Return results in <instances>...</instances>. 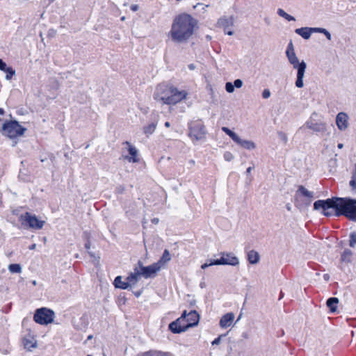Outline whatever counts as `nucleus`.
<instances>
[{"instance_id": "c85d7f7f", "label": "nucleus", "mask_w": 356, "mask_h": 356, "mask_svg": "<svg viewBox=\"0 0 356 356\" xmlns=\"http://www.w3.org/2000/svg\"><path fill=\"white\" fill-rule=\"evenodd\" d=\"M156 123L152 122L147 126L144 127L143 131L146 135L152 134L156 129Z\"/></svg>"}, {"instance_id": "37998d69", "label": "nucleus", "mask_w": 356, "mask_h": 356, "mask_svg": "<svg viewBox=\"0 0 356 356\" xmlns=\"http://www.w3.org/2000/svg\"><path fill=\"white\" fill-rule=\"evenodd\" d=\"M8 67L6 63L2 59H0V70L6 72Z\"/></svg>"}, {"instance_id": "bb28decb", "label": "nucleus", "mask_w": 356, "mask_h": 356, "mask_svg": "<svg viewBox=\"0 0 356 356\" xmlns=\"http://www.w3.org/2000/svg\"><path fill=\"white\" fill-rule=\"evenodd\" d=\"M352 255H353L352 251L349 249H346L341 254V261L350 262Z\"/></svg>"}, {"instance_id": "6e6d98bb", "label": "nucleus", "mask_w": 356, "mask_h": 356, "mask_svg": "<svg viewBox=\"0 0 356 356\" xmlns=\"http://www.w3.org/2000/svg\"><path fill=\"white\" fill-rule=\"evenodd\" d=\"M254 168V165H253V166H252V167H249V168H247V170H246V173H247V174H250V173L251 172V170H252Z\"/></svg>"}, {"instance_id": "de8ad7c7", "label": "nucleus", "mask_w": 356, "mask_h": 356, "mask_svg": "<svg viewBox=\"0 0 356 356\" xmlns=\"http://www.w3.org/2000/svg\"><path fill=\"white\" fill-rule=\"evenodd\" d=\"M188 313H187V312L186 310L183 312L181 316L179 318H180V321L181 322L186 321V318H188Z\"/></svg>"}, {"instance_id": "13d9d810", "label": "nucleus", "mask_w": 356, "mask_h": 356, "mask_svg": "<svg viewBox=\"0 0 356 356\" xmlns=\"http://www.w3.org/2000/svg\"><path fill=\"white\" fill-rule=\"evenodd\" d=\"M158 222H159V219H158V218H154V219L152 220V222H153V223L156 224V223H158Z\"/></svg>"}, {"instance_id": "473e14b6", "label": "nucleus", "mask_w": 356, "mask_h": 356, "mask_svg": "<svg viewBox=\"0 0 356 356\" xmlns=\"http://www.w3.org/2000/svg\"><path fill=\"white\" fill-rule=\"evenodd\" d=\"M24 346L26 350L31 351L33 348H36L37 345L36 342H32L30 340H24Z\"/></svg>"}, {"instance_id": "8fccbe9b", "label": "nucleus", "mask_w": 356, "mask_h": 356, "mask_svg": "<svg viewBox=\"0 0 356 356\" xmlns=\"http://www.w3.org/2000/svg\"><path fill=\"white\" fill-rule=\"evenodd\" d=\"M323 34L325 35V36L326 37V38L329 40H330L332 39V36H331V34L330 33L327 31V30H325L324 31V33Z\"/></svg>"}, {"instance_id": "393cba45", "label": "nucleus", "mask_w": 356, "mask_h": 356, "mask_svg": "<svg viewBox=\"0 0 356 356\" xmlns=\"http://www.w3.org/2000/svg\"><path fill=\"white\" fill-rule=\"evenodd\" d=\"M170 259H171V257H170V252L165 249L163 251V254H162L161 257L160 258V259L156 263L159 264V266H161V267L162 265L168 262L170 260Z\"/></svg>"}, {"instance_id": "e2e57ef3", "label": "nucleus", "mask_w": 356, "mask_h": 356, "mask_svg": "<svg viewBox=\"0 0 356 356\" xmlns=\"http://www.w3.org/2000/svg\"><path fill=\"white\" fill-rule=\"evenodd\" d=\"M337 147L339 149H341L343 147V145L342 143H339Z\"/></svg>"}, {"instance_id": "bf43d9fd", "label": "nucleus", "mask_w": 356, "mask_h": 356, "mask_svg": "<svg viewBox=\"0 0 356 356\" xmlns=\"http://www.w3.org/2000/svg\"><path fill=\"white\" fill-rule=\"evenodd\" d=\"M4 110L2 108H0V115H3L4 114Z\"/></svg>"}, {"instance_id": "f8f14e48", "label": "nucleus", "mask_w": 356, "mask_h": 356, "mask_svg": "<svg viewBox=\"0 0 356 356\" xmlns=\"http://www.w3.org/2000/svg\"><path fill=\"white\" fill-rule=\"evenodd\" d=\"M220 254L221 255V257L219 259H223L225 262L223 264H218V265H229L233 266L238 265V259L234 256L233 253L222 252Z\"/></svg>"}, {"instance_id": "412c9836", "label": "nucleus", "mask_w": 356, "mask_h": 356, "mask_svg": "<svg viewBox=\"0 0 356 356\" xmlns=\"http://www.w3.org/2000/svg\"><path fill=\"white\" fill-rule=\"evenodd\" d=\"M339 299L336 297L329 298L326 301V305L331 313H334L337 310Z\"/></svg>"}, {"instance_id": "0eeeda50", "label": "nucleus", "mask_w": 356, "mask_h": 356, "mask_svg": "<svg viewBox=\"0 0 356 356\" xmlns=\"http://www.w3.org/2000/svg\"><path fill=\"white\" fill-rule=\"evenodd\" d=\"M188 136L193 140H200L206 136L205 127L201 120L191 122L188 124Z\"/></svg>"}, {"instance_id": "2eb2a0df", "label": "nucleus", "mask_w": 356, "mask_h": 356, "mask_svg": "<svg viewBox=\"0 0 356 356\" xmlns=\"http://www.w3.org/2000/svg\"><path fill=\"white\" fill-rule=\"evenodd\" d=\"M181 323L180 318H177L169 324L168 328L174 334L185 332L188 328L186 325H181Z\"/></svg>"}, {"instance_id": "9b49d317", "label": "nucleus", "mask_w": 356, "mask_h": 356, "mask_svg": "<svg viewBox=\"0 0 356 356\" xmlns=\"http://www.w3.org/2000/svg\"><path fill=\"white\" fill-rule=\"evenodd\" d=\"M218 24L220 27L223 28L224 33L228 35H232L234 34V31L230 29L234 24V18L233 17H221L218 21Z\"/></svg>"}, {"instance_id": "774afa93", "label": "nucleus", "mask_w": 356, "mask_h": 356, "mask_svg": "<svg viewBox=\"0 0 356 356\" xmlns=\"http://www.w3.org/2000/svg\"><path fill=\"white\" fill-rule=\"evenodd\" d=\"M190 163H191V164H194V163H195V161H194L193 160H191V161H190Z\"/></svg>"}, {"instance_id": "58836bf2", "label": "nucleus", "mask_w": 356, "mask_h": 356, "mask_svg": "<svg viewBox=\"0 0 356 356\" xmlns=\"http://www.w3.org/2000/svg\"><path fill=\"white\" fill-rule=\"evenodd\" d=\"M85 248L86 249L88 250V253L89 254V255L92 257V258H94L95 259H96V257H95V255L93 252H92L91 251H90V241H87L85 244Z\"/></svg>"}, {"instance_id": "49530a36", "label": "nucleus", "mask_w": 356, "mask_h": 356, "mask_svg": "<svg viewBox=\"0 0 356 356\" xmlns=\"http://www.w3.org/2000/svg\"><path fill=\"white\" fill-rule=\"evenodd\" d=\"M188 313H187V312L186 310L183 312L181 316L179 318H180V321L181 322L186 321V318H188Z\"/></svg>"}, {"instance_id": "6ab92c4d", "label": "nucleus", "mask_w": 356, "mask_h": 356, "mask_svg": "<svg viewBox=\"0 0 356 356\" xmlns=\"http://www.w3.org/2000/svg\"><path fill=\"white\" fill-rule=\"evenodd\" d=\"M126 144L128 145V152L129 153L130 156H127L126 159L132 163H137L138 162L139 159L137 157L138 156V150L135 147L131 145L129 142H126Z\"/></svg>"}, {"instance_id": "f3484780", "label": "nucleus", "mask_w": 356, "mask_h": 356, "mask_svg": "<svg viewBox=\"0 0 356 356\" xmlns=\"http://www.w3.org/2000/svg\"><path fill=\"white\" fill-rule=\"evenodd\" d=\"M234 319V314L233 313H227L221 317L219 325L222 328H227L232 324Z\"/></svg>"}, {"instance_id": "c03bdc74", "label": "nucleus", "mask_w": 356, "mask_h": 356, "mask_svg": "<svg viewBox=\"0 0 356 356\" xmlns=\"http://www.w3.org/2000/svg\"><path fill=\"white\" fill-rule=\"evenodd\" d=\"M270 96V92L268 89H264L262 92V97L264 99H268Z\"/></svg>"}, {"instance_id": "09e8293b", "label": "nucleus", "mask_w": 356, "mask_h": 356, "mask_svg": "<svg viewBox=\"0 0 356 356\" xmlns=\"http://www.w3.org/2000/svg\"><path fill=\"white\" fill-rule=\"evenodd\" d=\"M222 337V335H220V336H219L218 337L216 338V339L212 341V343H212V345H218V344H219V343H220V340H221V337Z\"/></svg>"}, {"instance_id": "a18cd8bd", "label": "nucleus", "mask_w": 356, "mask_h": 356, "mask_svg": "<svg viewBox=\"0 0 356 356\" xmlns=\"http://www.w3.org/2000/svg\"><path fill=\"white\" fill-rule=\"evenodd\" d=\"M312 33H323L325 29L323 28H311Z\"/></svg>"}, {"instance_id": "4be33fe9", "label": "nucleus", "mask_w": 356, "mask_h": 356, "mask_svg": "<svg viewBox=\"0 0 356 356\" xmlns=\"http://www.w3.org/2000/svg\"><path fill=\"white\" fill-rule=\"evenodd\" d=\"M295 32L305 40L309 39L312 35V29L310 27H302L296 29Z\"/></svg>"}, {"instance_id": "864d4df0", "label": "nucleus", "mask_w": 356, "mask_h": 356, "mask_svg": "<svg viewBox=\"0 0 356 356\" xmlns=\"http://www.w3.org/2000/svg\"><path fill=\"white\" fill-rule=\"evenodd\" d=\"M143 293V290H139V291H134L133 293L134 294V296L137 298L140 297V295L142 294Z\"/></svg>"}, {"instance_id": "a19ab883", "label": "nucleus", "mask_w": 356, "mask_h": 356, "mask_svg": "<svg viewBox=\"0 0 356 356\" xmlns=\"http://www.w3.org/2000/svg\"><path fill=\"white\" fill-rule=\"evenodd\" d=\"M124 191L125 187L123 185H119L115 188V193L118 195L124 193Z\"/></svg>"}, {"instance_id": "1a4fd4ad", "label": "nucleus", "mask_w": 356, "mask_h": 356, "mask_svg": "<svg viewBox=\"0 0 356 356\" xmlns=\"http://www.w3.org/2000/svg\"><path fill=\"white\" fill-rule=\"evenodd\" d=\"M20 218L26 222L29 227L35 229H42L45 222L44 220H39L35 215H31L29 212L21 215Z\"/></svg>"}, {"instance_id": "f704fd0d", "label": "nucleus", "mask_w": 356, "mask_h": 356, "mask_svg": "<svg viewBox=\"0 0 356 356\" xmlns=\"http://www.w3.org/2000/svg\"><path fill=\"white\" fill-rule=\"evenodd\" d=\"M5 72L6 73V79L7 80H10L12 76L15 74V71L11 67H9L8 69H6Z\"/></svg>"}, {"instance_id": "0e129e2a", "label": "nucleus", "mask_w": 356, "mask_h": 356, "mask_svg": "<svg viewBox=\"0 0 356 356\" xmlns=\"http://www.w3.org/2000/svg\"><path fill=\"white\" fill-rule=\"evenodd\" d=\"M286 207L288 211H291V205L289 204H287Z\"/></svg>"}, {"instance_id": "c9c22d12", "label": "nucleus", "mask_w": 356, "mask_h": 356, "mask_svg": "<svg viewBox=\"0 0 356 356\" xmlns=\"http://www.w3.org/2000/svg\"><path fill=\"white\" fill-rule=\"evenodd\" d=\"M153 356H171L169 353L159 350H152Z\"/></svg>"}, {"instance_id": "e433bc0d", "label": "nucleus", "mask_w": 356, "mask_h": 356, "mask_svg": "<svg viewBox=\"0 0 356 356\" xmlns=\"http://www.w3.org/2000/svg\"><path fill=\"white\" fill-rule=\"evenodd\" d=\"M225 90L229 93L233 92L234 90V86L231 82H227L225 84Z\"/></svg>"}, {"instance_id": "338daca9", "label": "nucleus", "mask_w": 356, "mask_h": 356, "mask_svg": "<svg viewBox=\"0 0 356 356\" xmlns=\"http://www.w3.org/2000/svg\"><path fill=\"white\" fill-rule=\"evenodd\" d=\"M324 278H325V280H328L329 279L328 275H324Z\"/></svg>"}, {"instance_id": "dca6fc26", "label": "nucleus", "mask_w": 356, "mask_h": 356, "mask_svg": "<svg viewBox=\"0 0 356 356\" xmlns=\"http://www.w3.org/2000/svg\"><path fill=\"white\" fill-rule=\"evenodd\" d=\"M200 319V316L198 313L195 310H191L188 314V318H186V321L187 323L186 324L187 328L194 327L198 324Z\"/></svg>"}, {"instance_id": "603ef678", "label": "nucleus", "mask_w": 356, "mask_h": 356, "mask_svg": "<svg viewBox=\"0 0 356 356\" xmlns=\"http://www.w3.org/2000/svg\"><path fill=\"white\" fill-rule=\"evenodd\" d=\"M56 31L54 29H49L48 31V35L51 36V37L54 36L56 35Z\"/></svg>"}, {"instance_id": "6e6552de", "label": "nucleus", "mask_w": 356, "mask_h": 356, "mask_svg": "<svg viewBox=\"0 0 356 356\" xmlns=\"http://www.w3.org/2000/svg\"><path fill=\"white\" fill-rule=\"evenodd\" d=\"M137 265V267L140 270V276L142 275L145 278L154 277L161 269V266L156 263H154L153 264L147 266H144L142 261H138Z\"/></svg>"}, {"instance_id": "9d476101", "label": "nucleus", "mask_w": 356, "mask_h": 356, "mask_svg": "<svg viewBox=\"0 0 356 356\" xmlns=\"http://www.w3.org/2000/svg\"><path fill=\"white\" fill-rule=\"evenodd\" d=\"M298 193H300L302 196L305 197L306 199L302 200L301 202L298 200H296V206L299 209L309 206L314 197V193L309 191L303 186H299L297 191V194Z\"/></svg>"}, {"instance_id": "aec40b11", "label": "nucleus", "mask_w": 356, "mask_h": 356, "mask_svg": "<svg viewBox=\"0 0 356 356\" xmlns=\"http://www.w3.org/2000/svg\"><path fill=\"white\" fill-rule=\"evenodd\" d=\"M234 142L238 145H240L241 147L248 150L254 149L256 147V145L253 141L248 140H243L239 136H238V138L236 139Z\"/></svg>"}, {"instance_id": "a878e982", "label": "nucleus", "mask_w": 356, "mask_h": 356, "mask_svg": "<svg viewBox=\"0 0 356 356\" xmlns=\"http://www.w3.org/2000/svg\"><path fill=\"white\" fill-rule=\"evenodd\" d=\"M225 262V261L223 259H209L208 262H206L201 266V268L206 269L209 266L218 265V264H223Z\"/></svg>"}, {"instance_id": "4c0bfd02", "label": "nucleus", "mask_w": 356, "mask_h": 356, "mask_svg": "<svg viewBox=\"0 0 356 356\" xmlns=\"http://www.w3.org/2000/svg\"><path fill=\"white\" fill-rule=\"evenodd\" d=\"M278 136H279V138L282 140L285 144L287 143L288 141V138H287V136L285 133L282 132V131H279L278 132Z\"/></svg>"}, {"instance_id": "ea45409f", "label": "nucleus", "mask_w": 356, "mask_h": 356, "mask_svg": "<svg viewBox=\"0 0 356 356\" xmlns=\"http://www.w3.org/2000/svg\"><path fill=\"white\" fill-rule=\"evenodd\" d=\"M224 159L227 161H230L234 159V156L230 152H225L224 153Z\"/></svg>"}, {"instance_id": "f03ea898", "label": "nucleus", "mask_w": 356, "mask_h": 356, "mask_svg": "<svg viewBox=\"0 0 356 356\" xmlns=\"http://www.w3.org/2000/svg\"><path fill=\"white\" fill-rule=\"evenodd\" d=\"M198 28V21L192 15L181 13L177 15L172 23L169 35L175 43H186Z\"/></svg>"}, {"instance_id": "f257e3e1", "label": "nucleus", "mask_w": 356, "mask_h": 356, "mask_svg": "<svg viewBox=\"0 0 356 356\" xmlns=\"http://www.w3.org/2000/svg\"><path fill=\"white\" fill-rule=\"evenodd\" d=\"M314 209H322V214L326 217L343 216L349 220L356 222V199L332 197L319 200L314 202Z\"/></svg>"}, {"instance_id": "423d86ee", "label": "nucleus", "mask_w": 356, "mask_h": 356, "mask_svg": "<svg viewBox=\"0 0 356 356\" xmlns=\"http://www.w3.org/2000/svg\"><path fill=\"white\" fill-rule=\"evenodd\" d=\"M55 314L53 310L41 307L35 312L33 320L40 325H48L54 321Z\"/></svg>"}, {"instance_id": "2f4dec72", "label": "nucleus", "mask_w": 356, "mask_h": 356, "mask_svg": "<svg viewBox=\"0 0 356 356\" xmlns=\"http://www.w3.org/2000/svg\"><path fill=\"white\" fill-rule=\"evenodd\" d=\"M8 270L12 273H19L22 271V267L18 264H12L8 266Z\"/></svg>"}, {"instance_id": "a211bd4d", "label": "nucleus", "mask_w": 356, "mask_h": 356, "mask_svg": "<svg viewBox=\"0 0 356 356\" xmlns=\"http://www.w3.org/2000/svg\"><path fill=\"white\" fill-rule=\"evenodd\" d=\"M134 272L131 273L126 278L127 282H129V286L135 285L140 277L139 268L137 266L134 268Z\"/></svg>"}, {"instance_id": "b1692460", "label": "nucleus", "mask_w": 356, "mask_h": 356, "mask_svg": "<svg viewBox=\"0 0 356 356\" xmlns=\"http://www.w3.org/2000/svg\"><path fill=\"white\" fill-rule=\"evenodd\" d=\"M113 284L115 286V288L122 289H127L129 287V282H127V281H122L121 276H117L115 278Z\"/></svg>"}, {"instance_id": "5701e85b", "label": "nucleus", "mask_w": 356, "mask_h": 356, "mask_svg": "<svg viewBox=\"0 0 356 356\" xmlns=\"http://www.w3.org/2000/svg\"><path fill=\"white\" fill-rule=\"evenodd\" d=\"M248 261L251 264H256L259 261L260 256L258 252L255 250H250L247 254Z\"/></svg>"}, {"instance_id": "39448f33", "label": "nucleus", "mask_w": 356, "mask_h": 356, "mask_svg": "<svg viewBox=\"0 0 356 356\" xmlns=\"http://www.w3.org/2000/svg\"><path fill=\"white\" fill-rule=\"evenodd\" d=\"M26 130L16 120L6 121L1 127L2 134L10 138L22 136Z\"/></svg>"}, {"instance_id": "7c9ffc66", "label": "nucleus", "mask_w": 356, "mask_h": 356, "mask_svg": "<svg viewBox=\"0 0 356 356\" xmlns=\"http://www.w3.org/2000/svg\"><path fill=\"white\" fill-rule=\"evenodd\" d=\"M222 131L228 135L234 141H235L238 136L235 132L229 129L228 127H222Z\"/></svg>"}, {"instance_id": "3c124183", "label": "nucleus", "mask_w": 356, "mask_h": 356, "mask_svg": "<svg viewBox=\"0 0 356 356\" xmlns=\"http://www.w3.org/2000/svg\"><path fill=\"white\" fill-rule=\"evenodd\" d=\"M132 11H137L139 9V6L137 4H132L130 7Z\"/></svg>"}, {"instance_id": "72a5a7b5", "label": "nucleus", "mask_w": 356, "mask_h": 356, "mask_svg": "<svg viewBox=\"0 0 356 356\" xmlns=\"http://www.w3.org/2000/svg\"><path fill=\"white\" fill-rule=\"evenodd\" d=\"M349 245L354 248L356 245V232H352L350 234Z\"/></svg>"}, {"instance_id": "4468645a", "label": "nucleus", "mask_w": 356, "mask_h": 356, "mask_svg": "<svg viewBox=\"0 0 356 356\" xmlns=\"http://www.w3.org/2000/svg\"><path fill=\"white\" fill-rule=\"evenodd\" d=\"M306 126L315 132L325 133L327 131V124L325 122H317L314 120H309Z\"/></svg>"}, {"instance_id": "79ce46f5", "label": "nucleus", "mask_w": 356, "mask_h": 356, "mask_svg": "<svg viewBox=\"0 0 356 356\" xmlns=\"http://www.w3.org/2000/svg\"><path fill=\"white\" fill-rule=\"evenodd\" d=\"M233 85H234V88H240L243 86V81H242V80L237 79L234 80Z\"/></svg>"}, {"instance_id": "c756f323", "label": "nucleus", "mask_w": 356, "mask_h": 356, "mask_svg": "<svg viewBox=\"0 0 356 356\" xmlns=\"http://www.w3.org/2000/svg\"><path fill=\"white\" fill-rule=\"evenodd\" d=\"M277 14L282 17H284L285 19H286L287 21L289 22H291V21H295L296 19L294 18V17L289 15L288 13H286L283 9L282 8H279L277 10Z\"/></svg>"}, {"instance_id": "69168bd1", "label": "nucleus", "mask_w": 356, "mask_h": 356, "mask_svg": "<svg viewBox=\"0 0 356 356\" xmlns=\"http://www.w3.org/2000/svg\"><path fill=\"white\" fill-rule=\"evenodd\" d=\"M283 296H284V294H283V293L281 291V292H280V298H279V299L282 298Z\"/></svg>"}, {"instance_id": "ddd939ff", "label": "nucleus", "mask_w": 356, "mask_h": 356, "mask_svg": "<svg viewBox=\"0 0 356 356\" xmlns=\"http://www.w3.org/2000/svg\"><path fill=\"white\" fill-rule=\"evenodd\" d=\"M336 124L340 131L346 130L348 127V116L344 112H340L337 115Z\"/></svg>"}, {"instance_id": "680f3d73", "label": "nucleus", "mask_w": 356, "mask_h": 356, "mask_svg": "<svg viewBox=\"0 0 356 356\" xmlns=\"http://www.w3.org/2000/svg\"><path fill=\"white\" fill-rule=\"evenodd\" d=\"M165 127H170V123L169 122H165Z\"/></svg>"}, {"instance_id": "4d7b16f0", "label": "nucleus", "mask_w": 356, "mask_h": 356, "mask_svg": "<svg viewBox=\"0 0 356 356\" xmlns=\"http://www.w3.org/2000/svg\"><path fill=\"white\" fill-rule=\"evenodd\" d=\"M35 248H36V244L33 243V244H32V245H31L29 246V250H35Z\"/></svg>"}, {"instance_id": "5fc2aeb1", "label": "nucleus", "mask_w": 356, "mask_h": 356, "mask_svg": "<svg viewBox=\"0 0 356 356\" xmlns=\"http://www.w3.org/2000/svg\"><path fill=\"white\" fill-rule=\"evenodd\" d=\"M143 356H153L152 350L145 352L143 354Z\"/></svg>"}, {"instance_id": "052dcab7", "label": "nucleus", "mask_w": 356, "mask_h": 356, "mask_svg": "<svg viewBox=\"0 0 356 356\" xmlns=\"http://www.w3.org/2000/svg\"><path fill=\"white\" fill-rule=\"evenodd\" d=\"M188 67H189V69H191V70H193V69L195 68V66H194V65H193V64H191V65H188Z\"/></svg>"}, {"instance_id": "cd10ccee", "label": "nucleus", "mask_w": 356, "mask_h": 356, "mask_svg": "<svg viewBox=\"0 0 356 356\" xmlns=\"http://www.w3.org/2000/svg\"><path fill=\"white\" fill-rule=\"evenodd\" d=\"M349 184L352 190L356 191V163L354 165V170L352 172L351 179Z\"/></svg>"}, {"instance_id": "20e7f679", "label": "nucleus", "mask_w": 356, "mask_h": 356, "mask_svg": "<svg viewBox=\"0 0 356 356\" xmlns=\"http://www.w3.org/2000/svg\"><path fill=\"white\" fill-rule=\"evenodd\" d=\"M286 56L293 67L297 70V79L296 81V86L298 88H301L304 86L303 78L305 76L307 64L304 60L299 62L298 57L296 55L294 47L292 41L288 44Z\"/></svg>"}, {"instance_id": "7ed1b4c3", "label": "nucleus", "mask_w": 356, "mask_h": 356, "mask_svg": "<svg viewBox=\"0 0 356 356\" xmlns=\"http://www.w3.org/2000/svg\"><path fill=\"white\" fill-rule=\"evenodd\" d=\"M188 93L174 86L159 85L154 93V99L168 105H175L185 99Z\"/></svg>"}]
</instances>
